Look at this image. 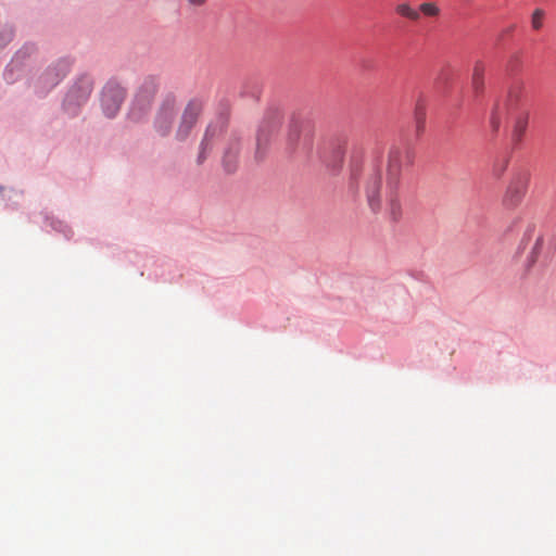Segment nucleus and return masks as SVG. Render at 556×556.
I'll list each match as a JSON object with an SVG mask.
<instances>
[{"label":"nucleus","mask_w":556,"mask_h":556,"mask_svg":"<svg viewBox=\"0 0 556 556\" xmlns=\"http://www.w3.org/2000/svg\"><path fill=\"white\" fill-rule=\"evenodd\" d=\"M414 162V153L407 147L394 146L388 152L386 173L379 165H370L364 173V192L370 210L375 213L383 207L392 222L403 216L400 198L402 168Z\"/></svg>","instance_id":"nucleus-1"},{"label":"nucleus","mask_w":556,"mask_h":556,"mask_svg":"<svg viewBox=\"0 0 556 556\" xmlns=\"http://www.w3.org/2000/svg\"><path fill=\"white\" fill-rule=\"evenodd\" d=\"M503 115H506L511 121V139L515 143H519L526 132L529 119V111L521 102L520 89L510 90L506 101L494 106L490 117V124L494 131L500 129Z\"/></svg>","instance_id":"nucleus-2"},{"label":"nucleus","mask_w":556,"mask_h":556,"mask_svg":"<svg viewBox=\"0 0 556 556\" xmlns=\"http://www.w3.org/2000/svg\"><path fill=\"white\" fill-rule=\"evenodd\" d=\"M314 126L307 118L293 116L286 136V150L289 153H308L313 146Z\"/></svg>","instance_id":"nucleus-3"},{"label":"nucleus","mask_w":556,"mask_h":556,"mask_svg":"<svg viewBox=\"0 0 556 556\" xmlns=\"http://www.w3.org/2000/svg\"><path fill=\"white\" fill-rule=\"evenodd\" d=\"M177 111L178 102L175 97L167 96L162 100L153 121V128L159 136L166 137L170 134Z\"/></svg>","instance_id":"nucleus-4"},{"label":"nucleus","mask_w":556,"mask_h":556,"mask_svg":"<svg viewBox=\"0 0 556 556\" xmlns=\"http://www.w3.org/2000/svg\"><path fill=\"white\" fill-rule=\"evenodd\" d=\"M281 117L271 115L266 117L260 125L256 136V157L263 159L273 140L277 137L281 127Z\"/></svg>","instance_id":"nucleus-5"},{"label":"nucleus","mask_w":556,"mask_h":556,"mask_svg":"<svg viewBox=\"0 0 556 556\" xmlns=\"http://www.w3.org/2000/svg\"><path fill=\"white\" fill-rule=\"evenodd\" d=\"M202 105L197 100H191L185 106L182 114L180 116L175 138L179 141L186 140L191 134L193 127L195 126L198 118L201 114Z\"/></svg>","instance_id":"nucleus-6"},{"label":"nucleus","mask_w":556,"mask_h":556,"mask_svg":"<svg viewBox=\"0 0 556 556\" xmlns=\"http://www.w3.org/2000/svg\"><path fill=\"white\" fill-rule=\"evenodd\" d=\"M528 176L526 174L515 175L506 188L503 197V205L507 208L518 206L528 189Z\"/></svg>","instance_id":"nucleus-7"},{"label":"nucleus","mask_w":556,"mask_h":556,"mask_svg":"<svg viewBox=\"0 0 556 556\" xmlns=\"http://www.w3.org/2000/svg\"><path fill=\"white\" fill-rule=\"evenodd\" d=\"M125 99V89L117 84H108L102 91L101 104L106 116L114 117Z\"/></svg>","instance_id":"nucleus-8"},{"label":"nucleus","mask_w":556,"mask_h":556,"mask_svg":"<svg viewBox=\"0 0 556 556\" xmlns=\"http://www.w3.org/2000/svg\"><path fill=\"white\" fill-rule=\"evenodd\" d=\"M225 128V122L219 119L211 123L204 134L200 144V151L197 157L198 164H202L211 153L215 142L219 139Z\"/></svg>","instance_id":"nucleus-9"},{"label":"nucleus","mask_w":556,"mask_h":556,"mask_svg":"<svg viewBox=\"0 0 556 556\" xmlns=\"http://www.w3.org/2000/svg\"><path fill=\"white\" fill-rule=\"evenodd\" d=\"M159 89V81L155 77H147L141 83L140 87L136 96L139 97L140 100H143L144 104H152V101L156 94Z\"/></svg>","instance_id":"nucleus-10"},{"label":"nucleus","mask_w":556,"mask_h":556,"mask_svg":"<svg viewBox=\"0 0 556 556\" xmlns=\"http://www.w3.org/2000/svg\"><path fill=\"white\" fill-rule=\"evenodd\" d=\"M150 108L151 104H144L143 100H140L139 97L135 94V99L129 111V117L135 122H139L147 115Z\"/></svg>","instance_id":"nucleus-11"},{"label":"nucleus","mask_w":556,"mask_h":556,"mask_svg":"<svg viewBox=\"0 0 556 556\" xmlns=\"http://www.w3.org/2000/svg\"><path fill=\"white\" fill-rule=\"evenodd\" d=\"M239 152V143L238 141H235L230 144V147L226 150L224 154V166L227 172H232L235 169L236 165V157Z\"/></svg>","instance_id":"nucleus-12"},{"label":"nucleus","mask_w":556,"mask_h":556,"mask_svg":"<svg viewBox=\"0 0 556 556\" xmlns=\"http://www.w3.org/2000/svg\"><path fill=\"white\" fill-rule=\"evenodd\" d=\"M484 77V65L481 62H477L473 67L471 85L476 92H480L483 88Z\"/></svg>","instance_id":"nucleus-13"},{"label":"nucleus","mask_w":556,"mask_h":556,"mask_svg":"<svg viewBox=\"0 0 556 556\" xmlns=\"http://www.w3.org/2000/svg\"><path fill=\"white\" fill-rule=\"evenodd\" d=\"M395 11L399 15L406 17L412 21H418L420 13L412 8L408 3H400L395 7Z\"/></svg>","instance_id":"nucleus-14"},{"label":"nucleus","mask_w":556,"mask_h":556,"mask_svg":"<svg viewBox=\"0 0 556 556\" xmlns=\"http://www.w3.org/2000/svg\"><path fill=\"white\" fill-rule=\"evenodd\" d=\"M415 117L420 127L426 118V101L422 98H419L416 102Z\"/></svg>","instance_id":"nucleus-15"},{"label":"nucleus","mask_w":556,"mask_h":556,"mask_svg":"<svg viewBox=\"0 0 556 556\" xmlns=\"http://www.w3.org/2000/svg\"><path fill=\"white\" fill-rule=\"evenodd\" d=\"M545 12L542 9H535L531 15V26L534 30H539L543 26Z\"/></svg>","instance_id":"nucleus-16"},{"label":"nucleus","mask_w":556,"mask_h":556,"mask_svg":"<svg viewBox=\"0 0 556 556\" xmlns=\"http://www.w3.org/2000/svg\"><path fill=\"white\" fill-rule=\"evenodd\" d=\"M508 167V159H498L493 165V175L496 178H501Z\"/></svg>","instance_id":"nucleus-17"},{"label":"nucleus","mask_w":556,"mask_h":556,"mask_svg":"<svg viewBox=\"0 0 556 556\" xmlns=\"http://www.w3.org/2000/svg\"><path fill=\"white\" fill-rule=\"evenodd\" d=\"M419 10L427 16H437L440 12L439 8L434 3L430 2L420 4Z\"/></svg>","instance_id":"nucleus-18"},{"label":"nucleus","mask_w":556,"mask_h":556,"mask_svg":"<svg viewBox=\"0 0 556 556\" xmlns=\"http://www.w3.org/2000/svg\"><path fill=\"white\" fill-rule=\"evenodd\" d=\"M13 33L12 29L9 27H1L0 28V48L8 45L12 39Z\"/></svg>","instance_id":"nucleus-19"},{"label":"nucleus","mask_w":556,"mask_h":556,"mask_svg":"<svg viewBox=\"0 0 556 556\" xmlns=\"http://www.w3.org/2000/svg\"><path fill=\"white\" fill-rule=\"evenodd\" d=\"M83 94L80 96V99L85 100L91 92V83L89 80H85L83 81Z\"/></svg>","instance_id":"nucleus-20"},{"label":"nucleus","mask_w":556,"mask_h":556,"mask_svg":"<svg viewBox=\"0 0 556 556\" xmlns=\"http://www.w3.org/2000/svg\"><path fill=\"white\" fill-rule=\"evenodd\" d=\"M59 65L61 66L62 73L61 75L56 76V81L60 80L63 76H65L70 70V63L67 61H61Z\"/></svg>","instance_id":"nucleus-21"},{"label":"nucleus","mask_w":556,"mask_h":556,"mask_svg":"<svg viewBox=\"0 0 556 556\" xmlns=\"http://www.w3.org/2000/svg\"><path fill=\"white\" fill-rule=\"evenodd\" d=\"M542 245H543V238L542 237H538V239H536V241L534 243L532 253L533 254L539 253V251L541 250Z\"/></svg>","instance_id":"nucleus-22"},{"label":"nucleus","mask_w":556,"mask_h":556,"mask_svg":"<svg viewBox=\"0 0 556 556\" xmlns=\"http://www.w3.org/2000/svg\"><path fill=\"white\" fill-rule=\"evenodd\" d=\"M207 0H188V3L193 7H201L203 5Z\"/></svg>","instance_id":"nucleus-23"},{"label":"nucleus","mask_w":556,"mask_h":556,"mask_svg":"<svg viewBox=\"0 0 556 556\" xmlns=\"http://www.w3.org/2000/svg\"><path fill=\"white\" fill-rule=\"evenodd\" d=\"M75 93H76V88H73L68 94H67V101L72 100L75 98Z\"/></svg>","instance_id":"nucleus-24"}]
</instances>
